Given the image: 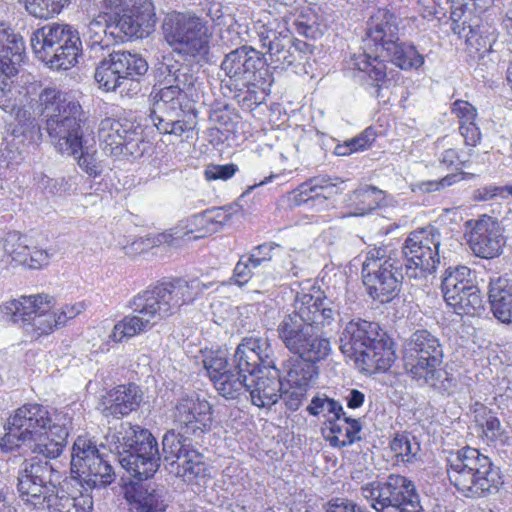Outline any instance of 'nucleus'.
<instances>
[{
  "label": "nucleus",
  "mask_w": 512,
  "mask_h": 512,
  "mask_svg": "<svg viewBox=\"0 0 512 512\" xmlns=\"http://www.w3.org/2000/svg\"><path fill=\"white\" fill-rule=\"evenodd\" d=\"M108 443L119 454V463L133 477L122 486L131 512H164L165 493L148 481L160 466L155 437L138 425L124 422L107 435Z\"/></svg>",
  "instance_id": "f257e3e1"
},
{
  "label": "nucleus",
  "mask_w": 512,
  "mask_h": 512,
  "mask_svg": "<svg viewBox=\"0 0 512 512\" xmlns=\"http://www.w3.org/2000/svg\"><path fill=\"white\" fill-rule=\"evenodd\" d=\"M211 285L198 279L187 281L175 278L138 293L129 302L131 314L114 325L109 338L114 342H121L145 332L176 314L182 306L192 304Z\"/></svg>",
  "instance_id": "f03ea898"
},
{
  "label": "nucleus",
  "mask_w": 512,
  "mask_h": 512,
  "mask_svg": "<svg viewBox=\"0 0 512 512\" xmlns=\"http://www.w3.org/2000/svg\"><path fill=\"white\" fill-rule=\"evenodd\" d=\"M70 425L65 415L57 414L53 420L43 405L24 404L8 418L0 448L3 452L26 448L33 457L51 461L62 454Z\"/></svg>",
  "instance_id": "7ed1b4c3"
},
{
  "label": "nucleus",
  "mask_w": 512,
  "mask_h": 512,
  "mask_svg": "<svg viewBox=\"0 0 512 512\" xmlns=\"http://www.w3.org/2000/svg\"><path fill=\"white\" fill-rule=\"evenodd\" d=\"M59 478L51 461L38 457L25 459L16 477L18 496L27 508L38 511L91 512L92 496L83 492L68 493L67 483L60 484Z\"/></svg>",
  "instance_id": "20e7f679"
},
{
  "label": "nucleus",
  "mask_w": 512,
  "mask_h": 512,
  "mask_svg": "<svg viewBox=\"0 0 512 512\" xmlns=\"http://www.w3.org/2000/svg\"><path fill=\"white\" fill-rule=\"evenodd\" d=\"M41 115L45 119L43 129L47 132L55 148L65 153H75L85 138L82 123L81 105L67 97L57 88H45L39 95Z\"/></svg>",
  "instance_id": "39448f33"
},
{
  "label": "nucleus",
  "mask_w": 512,
  "mask_h": 512,
  "mask_svg": "<svg viewBox=\"0 0 512 512\" xmlns=\"http://www.w3.org/2000/svg\"><path fill=\"white\" fill-rule=\"evenodd\" d=\"M443 358L439 338L428 330H416L403 344L404 367L411 377L440 392H449L455 383L441 368Z\"/></svg>",
  "instance_id": "423d86ee"
},
{
  "label": "nucleus",
  "mask_w": 512,
  "mask_h": 512,
  "mask_svg": "<svg viewBox=\"0 0 512 512\" xmlns=\"http://www.w3.org/2000/svg\"><path fill=\"white\" fill-rule=\"evenodd\" d=\"M448 463V478L465 497H486L498 492L502 485L499 468L476 448L458 450L451 454Z\"/></svg>",
  "instance_id": "0eeeda50"
},
{
  "label": "nucleus",
  "mask_w": 512,
  "mask_h": 512,
  "mask_svg": "<svg viewBox=\"0 0 512 512\" xmlns=\"http://www.w3.org/2000/svg\"><path fill=\"white\" fill-rule=\"evenodd\" d=\"M398 32L399 19L393 12L384 8L375 11L366 24L364 52L354 56L353 65L377 83L384 80L386 65L383 59H379V51L399 40Z\"/></svg>",
  "instance_id": "6e6552de"
},
{
  "label": "nucleus",
  "mask_w": 512,
  "mask_h": 512,
  "mask_svg": "<svg viewBox=\"0 0 512 512\" xmlns=\"http://www.w3.org/2000/svg\"><path fill=\"white\" fill-rule=\"evenodd\" d=\"M361 275L369 296L381 303L395 298L401 283L408 282L397 253L388 251L386 247L368 250L362 263Z\"/></svg>",
  "instance_id": "1a4fd4ad"
},
{
  "label": "nucleus",
  "mask_w": 512,
  "mask_h": 512,
  "mask_svg": "<svg viewBox=\"0 0 512 512\" xmlns=\"http://www.w3.org/2000/svg\"><path fill=\"white\" fill-rule=\"evenodd\" d=\"M30 42L36 56L56 69L74 66L82 52L79 32L68 24H46L32 34Z\"/></svg>",
  "instance_id": "9d476101"
},
{
  "label": "nucleus",
  "mask_w": 512,
  "mask_h": 512,
  "mask_svg": "<svg viewBox=\"0 0 512 512\" xmlns=\"http://www.w3.org/2000/svg\"><path fill=\"white\" fill-rule=\"evenodd\" d=\"M440 243V233L434 227L413 231L406 238L400 264L411 286L425 285L428 276L436 271L440 263Z\"/></svg>",
  "instance_id": "9b49d317"
},
{
  "label": "nucleus",
  "mask_w": 512,
  "mask_h": 512,
  "mask_svg": "<svg viewBox=\"0 0 512 512\" xmlns=\"http://www.w3.org/2000/svg\"><path fill=\"white\" fill-rule=\"evenodd\" d=\"M164 38L175 52L195 60H206L210 34L206 23L190 13H173L163 23Z\"/></svg>",
  "instance_id": "f8f14e48"
},
{
  "label": "nucleus",
  "mask_w": 512,
  "mask_h": 512,
  "mask_svg": "<svg viewBox=\"0 0 512 512\" xmlns=\"http://www.w3.org/2000/svg\"><path fill=\"white\" fill-rule=\"evenodd\" d=\"M361 495L376 512H420L415 485L404 476L389 475L361 487Z\"/></svg>",
  "instance_id": "ddd939ff"
},
{
  "label": "nucleus",
  "mask_w": 512,
  "mask_h": 512,
  "mask_svg": "<svg viewBox=\"0 0 512 512\" xmlns=\"http://www.w3.org/2000/svg\"><path fill=\"white\" fill-rule=\"evenodd\" d=\"M71 474L85 491L105 488L115 479L108 455L101 453L96 444L84 436H79L73 444Z\"/></svg>",
  "instance_id": "4468645a"
},
{
  "label": "nucleus",
  "mask_w": 512,
  "mask_h": 512,
  "mask_svg": "<svg viewBox=\"0 0 512 512\" xmlns=\"http://www.w3.org/2000/svg\"><path fill=\"white\" fill-rule=\"evenodd\" d=\"M53 307L52 297L37 294L10 300L1 305L0 309L12 322L21 323L27 332L41 336L60 327Z\"/></svg>",
  "instance_id": "2eb2a0df"
},
{
  "label": "nucleus",
  "mask_w": 512,
  "mask_h": 512,
  "mask_svg": "<svg viewBox=\"0 0 512 512\" xmlns=\"http://www.w3.org/2000/svg\"><path fill=\"white\" fill-rule=\"evenodd\" d=\"M283 345L293 354L310 362H319L331 352V344L313 324L304 323L296 316L285 315L277 326Z\"/></svg>",
  "instance_id": "dca6fc26"
},
{
  "label": "nucleus",
  "mask_w": 512,
  "mask_h": 512,
  "mask_svg": "<svg viewBox=\"0 0 512 512\" xmlns=\"http://www.w3.org/2000/svg\"><path fill=\"white\" fill-rule=\"evenodd\" d=\"M98 135L104 151L119 159L136 160L150 148V143L144 140L142 127L128 119H103Z\"/></svg>",
  "instance_id": "f3484780"
},
{
  "label": "nucleus",
  "mask_w": 512,
  "mask_h": 512,
  "mask_svg": "<svg viewBox=\"0 0 512 512\" xmlns=\"http://www.w3.org/2000/svg\"><path fill=\"white\" fill-rule=\"evenodd\" d=\"M220 69L236 86L264 89L272 83L262 53L248 45H242L226 53Z\"/></svg>",
  "instance_id": "a211bd4d"
},
{
  "label": "nucleus",
  "mask_w": 512,
  "mask_h": 512,
  "mask_svg": "<svg viewBox=\"0 0 512 512\" xmlns=\"http://www.w3.org/2000/svg\"><path fill=\"white\" fill-rule=\"evenodd\" d=\"M257 35L276 67L290 66L302 60L303 55L311 53L308 43L294 39L286 25L276 19L258 26Z\"/></svg>",
  "instance_id": "6ab92c4d"
},
{
  "label": "nucleus",
  "mask_w": 512,
  "mask_h": 512,
  "mask_svg": "<svg viewBox=\"0 0 512 512\" xmlns=\"http://www.w3.org/2000/svg\"><path fill=\"white\" fill-rule=\"evenodd\" d=\"M294 311L290 316L304 323L313 324L317 329L330 325L338 315V310L333 301L323 296L319 289L311 288L309 291L302 290L295 296L293 303Z\"/></svg>",
  "instance_id": "aec40b11"
},
{
  "label": "nucleus",
  "mask_w": 512,
  "mask_h": 512,
  "mask_svg": "<svg viewBox=\"0 0 512 512\" xmlns=\"http://www.w3.org/2000/svg\"><path fill=\"white\" fill-rule=\"evenodd\" d=\"M108 13L109 35L123 40L124 37L142 38L156 24L153 4L141 5L135 11H111Z\"/></svg>",
  "instance_id": "412c9836"
},
{
  "label": "nucleus",
  "mask_w": 512,
  "mask_h": 512,
  "mask_svg": "<svg viewBox=\"0 0 512 512\" xmlns=\"http://www.w3.org/2000/svg\"><path fill=\"white\" fill-rule=\"evenodd\" d=\"M465 235L476 256L481 258H494L501 254L503 236L500 225L489 216H482L478 220L466 222Z\"/></svg>",
  "instance_id": "4be33fe9"
},
{
  "label": "nucleus",
  "mask_w": 512,
  "mask_h": 512,
  "mask_svg": "<svg viewBox=\"0 0 512 512\" xmlns=\"http://www.w3.org/2000/svg\"><path fill=\"white\" fill-rule=\"evenodd\" d=\"M212 406L197 396L181 398L173 412L174 422L187 434L200 436L210 431L213 423Z\"/></svg>",
  "instance_id": "5701e85b"
},
{
  "label": "nucleus",
  "mask_w": 512,
  "mask_h": 512,
  "mask_svg": "<svg viewBox=\"0 0 512 512\" xmlns=\"http://www.w3.org/2000/svg\"><path fill=\"white\" fill-rule=\"evenodd\" d=\"M379 330L377 323L362 319L351 320L346 324L339 339L341 352L356 364L368 348L381 338Z\"/></svg>",
  "instance_id": "b1692460"
},
{
  "label": "nucleus",
  "mask_w": 512,
  "mask_h": 512,
  "mask_svg": "<svg viewBox=\"0 0 512 512\" xmlns=\"http://www.w3.org/2000/svg\"><path fill=\"white\" fill-rule=\"evenodd\" d=\"M247 391L251 402L259 408H270L280 399L282 380L276 366L248 372Z\"/></svg>",
  "instance_id": "393cba45"
},
{
  "label": "nucleus",
  "mask_w": 512,
  "mask_h": 512,
  "mask_svg": "<svg viewBox=\"0 0 512 512\" xmlns=\"http://www.w3.org/2000/svg\"><path fill=\"white\" fill-rule=\"evenodd\" d=\"M274 351L268 338L245 337L234 353L235 367L248 372L275 366Z\"/></svg>",
  "instance_id": "a878e982"
},
{
  "label": "nucleus",
  "mask_w": 512,
  "mask_h": 512,
  "mask_svg": "<svg viewBox=\"0 0 512 512\" xmlns=\"http://www.w3.org/2000/svg\"><path fill=\"white\" fill-rule=\"evenodd\" d=\"M345 190V181L338 177L316 176L300 185L295 201L298 205L307 204L316 210L327 207V202Z\"/></svg>",
  "instance_id": "bb28decb"
},
{
  "label": "nucleus",
  "mask_w": 512,
  "mask_h": 512,
  "mask_svg": "<svg viewBox=\"0 0 512 512\" xmlns=\"http://www.w3.org/2000/svg\"><path fill=\"white\" fill-rule=\"evenodd\" d=\"M104 59L117 72L122 79V91L132 92L136 95L141 91L139 78L148 70L147 61L138 54L118 50L108 53Z\"/></svg>",
  "instance_id": "cd10ccee"
},
{
  "label": "nucleus",
  "mask_w": 512,
  "mask_h": 512,
  "mask_svg": "<svg viewBox=\"0 0 512 512\" xmlns=\"http://www.w3.org/2000/svg\"><path fill=\"white\" fill-rule=\"evenodd\" d=\"M199 69L192 64L176 60L172 54L163 55L155 64L154 79L159 85H177L193 89L198 83Z\"/></svg>",
  "instance_id": "c85d7f7f"
},
{
  "label": "nucleus",
  "mask_w": 512,
  "mask_h": 512,
  "mask_svg": "<svg viewBox=\"0 0 512 512\" xmlns=\"http://www.w3.org/2000/svg\"><path fill=\"white\" fill-rule=\"evenodd\" d=\"M142 399L143 393L138 385H119L103 395L100 410L105 417L118 419L136 410Z\"/></svg>",
  "instance_id": "c756f323"
},
{
  "label": "nucleus",
  "mask_w": 512,
  "mask_h": 512,
  "mask_svg": "<svg viewBox=\"0 0 512 512\" xmlns=\"http://www.w3.org/2000/svg\"><path fill=\"white\" fill-rule=\"evenodd\" d=\"M22 37L9 26L0 23V67L7 75H16L24 59Z\"/></svg>",
  "instance_id": "7c9ffc66"
},
{
  "label": "nucleus",
  "mask_w": 512,
  "mask_h": 512,
  "mask_svg": "<svg viewBox=\"0 0 512 512\" xmlns=\"http://www.w3.org/2000/svg\"><path fill=\"white\" fill-rule=\"evenodd\" d=\"M488 298L494 316L503 323H511L512 282L507 275L490 281Z\"/></svg>",
  "instance_id": "2f4dec72"
},
{
  "label": "nucleus",
  "mask_w": 512,
  "mask_h": 512,
  "mask_svg": "<svg viewBox=\"0 0 512 512\" xmlns=\"http://www.w3.org/2000/svg\"><path fill=\"white\" fill-rule=\"evenodd\" d=\"M359 359L355 366L363 373L374 374L388 370L394 363L396 355L392 347L388 346L381 337Z\"/></svg>",
  "instance_id": "473e14b6"
},
{
  "label": "nucleus",
  "mask_w": 512,
  "mask_h": 512,
  "mask_svg": "<svg viewBox=\"0 0 512 512\" xmlns=\"http://www.w3.org/2000/svg\"><path fill=\"white\" fill-rule=\"evenodd\" d=\"M388 58L397 67L407 70L419 68L424 63L423 55L419 54L413 45L394 40L379 51V59Z\"/></svg>",
  "instance_id": "72a5a7b5"
},
{
  "label": "nucleus",
  "mask_w": 512,
  "mask_h": 512,
  "mask_svg": "<svg viewBox=\"0 0 512 512\" xmlns=\"http://www.w3.org/2000/svg\"><path fill=\"white\" fill-rule=\"evenodd\" d=\"M206 464L204 457L196 450L189 449L183 455L172 461L170 472L180 477L185 482H193L206 475Z\"/></svg>",
  "instance_id": "f704fd0d"
},
{
  "label": "nucleus",
  "mask_w": 512,
  "mask_h": 512,
  "mask_svg": "<svg viewBox=\"0 0 512 512\" xmlns=\"http://www.w3.org/2000/svg\"><path fill=\"white\" fill-rule=\"evenodd\" d=\"M191 89H182L177 85H159L155 82L150 98L153 101L154 109L177 113L182 112V102Z\"/></svg>",
  "instance_id": "c9c22d12"
},
{
  "label": "nucleus",
  "mask_w": 512,
  "mask_h": 512,
  "mask_svg": "<svg viewBox=\"0 0 512 512\" xmlns=\"http://www.w3.org/2000/svg\"><path fill=\"white\" fill-rule=\"evenodd\" d=\"M474 284L475 277L470 268L467 266L449 267L445 270L441 281L443 297L460 295V292Z\"/></svg>",
  "instance_id": "e433bc0d"
},
{
  "label": "nucleus",
  "mask_w": 512,
  "mask_h": 512,
  "mask_svg": "<svg viewBox=\"0 0 512 512\" xmlns=\"http://www.w3.org/2000/svg\"><path fill=\"white\" fill-rule=\"evenodd\" d=\"M248 377V371L236 368L233 363V368L226 371L222 376H218L212 383L222 397L225 399H236L243 392L247 391Z\"/></svg>",
  "instance_id": "4c0bfd02"
},
{
  "label": "nucleus",
  "mask_w": 512,
  "mask_h": 512,
  "mask_svg": "<svg viewBox=\"0 0 512 512\" xmlns=\"http://www.w3.org/2000/svg\"><path fill=\"white\" fill-rule=\"evenodd\" d=\"M315 362L303 360L302 358H289L283 365L286 374L285 380L289 386L306 388L317 376Z\"/></svg>",
  "instance_id": "58836bf2"
},
{
  "label": "nucleus",
  "mask_w": 512,
  "mask_h": 512,
  "mask_svg": "<svg viewBox=\"0 0 512 512\" xmlns=\"http://www.w3.org/2000/svg\"><path fill=\"white\" fill-rule=\"evenodd\" d=\"M457 314L474 315L483 309V298L476 284L464 289L460 295L444 298Z\"/></svg>",
  "instance_id": "ea45409f"
},
{
  "label": "nucleus",
  "mask_w": 512,
  "mask_h": 512,
  "mask_svg": "<svg viewBox=\"0 0 512 512\" xmlns=\"http://www.w3.org/2000/svg\"><path fill=\"white\" fill-rule=\"evenodd\" d=\"M382 191L374 186H361L353 191L349 200L355 205L353 215H365L375 210L382 201Z\"/></svg>",
  "instance_id": "a19ab883"
},
{
  "label": "nucleus",
  "mask_w": 512,
  "mask_h": 512,
  "mask_svg": "<svg viewBox=\"0 0 512 512\" xmlns=\"http://www.w3.org/2000/svg\"><path fill=\"white\" fill-rule=\"evenodd\" d=\"M94 78L99 88L106 92H118L121 96L132 97L136 95L132 92L122 91V79L118 77L117 72L111 68V65L103 58L95 69Z\"/></svg>",
  "instance_id": "79ce46f5"
},
{
  "label": "nucleus",
  "mask_w": 512,
  "mask_h": 512,
  "mask_svg": "<svg viewBox=\"0 0 512 512\" xmlns=\"http://www.w3.org/2000/svg\"><path fill=\"white\" fill-rule=\"evenodd\" d=\"M73 156L79 167L89 176L97 177L102 173L101 162L97 158V151L94 144H89V139L85 137L81 141V147L75 153H66Z\"/></svg>",
  "instance_id": "37998d69"
},
{
  "label": "nucleus",
  "mask_w": 512,
  "mask_h": 512,
  "mask_svg": "<svg viewBox=\"0 0 512 512\" xmlns=\"http://www.w3.org/2000/svg\"><path fill=\"white\" fill-rule=\"evenodd\" d=\"M28 239L18 231H10L3 240V250L13 261L27 263L30 255Z\"/></svg>",
  "instance_id": "c03bdc74"
},
{
  "label": "nucleus",
  "mask_w": 512,
  "mask_h": 512,
  "mask_svg": "<svg viewBox=\"0 0 512 512\" xmlns=\"http://www.w3.org/2000/svg\"><path fill=\"white\" fill-rule=\"evenodd\" d=\"M26 11L41 19H48L59 14L70 0H22Z\"/></svg>",
  "instance_id": "a18cd8bd"
},
{
  "label": "nucleus",
  "mask_w": 512,
  "mask_h": 512,
  "mask_svg": "<svg viewBox=\"0 0 512 512\" xmlns=\"http://www.w3.org/2000/svg\"><path fill=\"white\" fill-rule=\"evenodd\" d=\"M395 456L402 462H411L420 451V445L409 434H397L390 443Z\"/></svg>",
  "instance_id": "49530a36"
},
{
  "label": "nucleus",
  "mask_w": 512,
  "mask_h": 512,
  "mask_svg": "<svg viewBox=\"0 0 512 512\" xmlns=\"http://www.w3.org/2000/svg\"><path fill=\"white\" fill-rule=\"evenodd\" d=\"M307 411L313 416L321 415L327 418L328 423L329 420H333L340 414L345 415L342 405L338 401L330 399L327 396L314 397L311 400L310 405L307 407Z\"/></svg>",
  "instance_id": "de8ad7c7"
},
{
  "label": "nucleus",
  "mask_w": 512,
  "mask_h": 512,
  "mask_svg": "<svg viewBox=\"0 0 512 512\" xmlns=\"http://www.w3.org/2000/svg\"><path fill=\"white\" fill-rule=\"evenodd\" d=\"M202 362L212 382L218 378V376H222L226 371L233 368V364L230 365L228 363L227 357L222 351L207 352L204 354Z\"/></svg>",
  "instance_id": "09e8293b"
},
{
  "label": "nucleus",
  "mask_w": 512,
  "mask_h": 512,
  "mask_svg": "<svg viewBox=\"0 0 512 512\" xmlns=\"http://www.w3.org/2000/svg\"><path fill=\"white\" fill-rule=\"evenodd\" d=\"M156 446L158 447L157 441ZM157 450H159L157 448ZM184 445L181 443L179 439V435L176 434L173 430L167 431L162 438V453L158 451L160 455V462L163 460L164 462H168L171 466L172 461L177 460V457L184 454V451H187Z\"/></svg>",
  "instance_id": "8fccbe9b"
},
{
  "label": "nucleus",
  "mask_w": 512,
  "mask_h": 512,
  "mask_svg": "<svg viewBox=\"0 0 512 512\" xmlns=\"http://www.w3.org/2000/svg\"><path fill=\"white\" fill-rule=\"evenodd\" d=\"M108 24V13H100L87 25L84 40H99L100 42L103 40H113L114 38L109 35Z\"/></svg>",
  "instance_id": "3c124183"
},
{
  "label": "nucleus",
  "mask_w": 512,
  "mask_h": 512,
  "mask_svg": "<svg viewBox=\"0 0 512 512\" xmlns=\"http://www.w3.org/2000/svg\"><path fill=\"white\" fill-rule=\"evenodd\" d=\"M465 175H466L465 172L449 174L440 180H431V181L421 182L418 185V187L421 191L427 192V193L440 191L446 187H449V186L463 180Z\"/></svg>",
  "instance_id": "603ef678"
},
{
  "label": "nucleus",
  "mask_w": 512,
  "mask_h": 512,
  "mask_svg": "<svg viewBox=\"0 0 512 512\" xmlns=\"http://www.w3.org/2000/svg\"><path fill=\"white\" fill-rule=\"evenodd\" d=\"M327 429L331 434L329 436L331 445L341 447V440L347 438V420H345L344 415L340 414L333 420H329Z\"/></svg>",
  "instance_id": "864d4df0"
},
{
  "label": "nucleus",
  "mask_w": 512,
  "mask_h": 512,
  "mask_svg": "<svg viewBox=\"0 0 512 512\" xmlns=\"http://www.w3.org/2000/svg\"><path fill=\"white\" fill-rule=\"evenodd\" d=\"M280 398L284 401L286 407L290 411H296L302 404V401L306 395V388L289 386L286 390H281Z\"/></svg>",
  "instance_id": "5fc2aeb1"
},
{
  "label": "nucleus",
  "mask_w": 512,
  "mask_h": 512,
  "mask_svg": "<svg viewBox=\"0 0 512 512\" xmlns=\"http://www.w3.org/2000/svg\"><path fill=\"white\" fill-rule=\"evenodd\" d=\"M102 6L107 11H135L141 5L152 4L151 0H102Z\"/></svg>",
  "instance_id": "6e6d98bb"
},
{
  "label": "nucleus",
  "mask_w": 512,
  "mask_h": 512,
  "mask_svg": "<svg viewBox=\"0 0 512 512\" xmlns=\"http://www.w3.org/2000/svg\"><path fill=\"white\" fill-rule=\"evenodd\" d=\"M288 257L291 258V255H289ZM297 275L298 268L295 265L294 261L292 259H289V261L287 263L285 262L280 268H274V272L266 276L264 282L267 285L275 284L276 282L288 278L289 276Z\"/></svg>",
  "instance_id": "4d7b16f0"
},
{
  "label": "nucleus",
  "mask_w": 512,
  "mask_h": 512,
  "mask_svg": "<svg viewBox=\"0 0 512 512\" xmlns=\"http://www.w3.org/2000/svg\"><path fill=\"white\" fill-rule=\"evenodd\" d=\"M112 44L113 40H103L101 42L99 40H85V52L88 53V57L90 59H103L108 55V53H110V47ZM83 52L84 50L82 49L81 53Z\"/></svg>",
  "instance_id": "13d9d810"
},
{
  "label": "nucleus",
  "mask_w": 512,
  "mask_h": 512,
  "mask_svg": "<svg viewBox=\"0 0 512 512\" xmlns=\"http://www.w3.org/2000/svg\"><path fill=\"white\" fill-rule=\"evenodd\" d=\"M452 113L459 119L460 125L465 124V122L475 121L477 117L475 107L463 100H457L453 103Z\"/></svg>",
  "instance_id": "bf43d9fd"
},
{
  "label": "nucleus",
  "mask_w": 512,
  "mask_h": 512,
  "mask_svg": "<svg viewBox=\"0 0 512 512\" xmlns=\"http://www.w3.org/2000/svg\"><path fill=\"white\" fill-rule=\"evenodd\" d=\"M238 170L235 164L214 165L206 169L205 176L208 180H227Z\"/></svg>",
  "instance_id": "052dcab7"
},
{
  "label": "nucleus",
  "mask_w": 512,
  "mask_h": 512,
  "mask_svg": "<svg viewBox=\"0 0 512 512\" xmlns=\"http://www.w3.org/2000/svg\"><path fill=\"white\" fill-rule=\"evenodd\" d=\"M484 423H482L483 432L489 439H497L502 436L504 429L498 418L492 415L490 412L485 415Z\"/></svg>",
  "instance_id": "680f3d73"
},
{
  "label": "nucleus",
  "mask_w": 512,
  "mask_h": 512,
  "mask_svg": "<svg viewBox=\"0 0 512 512\" xmlns=\"http://www.w3.org/2000/svg\"><path fill=\"white\" fill-rule=\"evenodd\" d=\"M461 135L467 146H476L481 139V132L475 121L465 122L459 126Z\"/></svg>",
  "instance_id": "e2e57ef3"
},
{
  "label": "nucleus",
  "mask_w": 512,
  "mask_h": 512,
  "mask_svg": "<svg viewBox=\"0 0 512 512\" xmlns=\"http://www.w3.org/2000/svg\"><path fill=\"white\" fill-rule=\"evenodd\" d=\"M326 512H364V510L351 500L336 498L327 503Z\"/></svg>",
  "instance_id": "0e129e2a"
},
{
  "label": "nucleus",
  "mask_w": 512,
  "mask_h": 512,
  "mask_svg": "<svg viewBox=\"0 0 512 512\" xmlns=\"http://www.w3.org/2000/svg\"><path fill=\"white\" fill-rule=\"evenodd\" d=\"M251 266L247 263L245 256H241L235 265L233 279L239 286L244 285L253 276Z\"/></svg>",
  "instance_id": "69168bd1"
},
{
  "label": "nucleus",
  "mask_w": 512,
  "mask_h": 512,
  "mask_svg": "<svg viewBox=\"0 0 512 512\" xmlns=\"http://www.w3.org/2000/svg\"><path fill=\"white\" fill-rule=\"evenodd\" d=\"M192 230L189 231H182V229L174 228L170 231L160 233L158 234L154 240V245H161V244H168V245H174L176 241L183 239L185 236H187L189 233H191Z\"/></svg>",
  "instance_id": "338daca9"
},
{
  "label": "nucleus",
  "mask_w": 512,
  "mask_h": 512,
  "mask_svg": "<svg viewBox=\"0 0 512 512\" xmlns=\"http://www.w3.org/2000/svg\"><path fill=\"white\" fill-rule=\"evenodd\" d=\"M374 141L375 133L372 131V129L368 128L365 131H363L359 136L347 141V143L353 153L365 149Z\"/></svg>",
  "instance_id": "774afa93"
}]
</instances>
